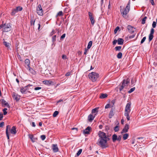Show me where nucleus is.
I'll list each match as a JSON object with an SVG mask.
<instances>
[{"instance_id": "nucleus-1", "label": "nucleus", "mask_w": 157, "mask_h": 157, "mask_svg": "<svg viewBox=\"0 0 157 157\" xmlns=\"http://www.w3.org/2000/svg\"><path fill=\"white\" fill-rule=\"evenodd\" d=\"M100 137L98 140V145L102 148H105L108 147L107 141L109 140V138L106 136L105 133L100 131L98 133Z\"/></svg>"}, {"instance_id": "nucleus-2", "label": "nucleus", "mask_w": 157, "mask_h": 157, "mask_svg": "<svg viewBox=\"0 0 157 157\" xmlns=\"http://www.w3.org/2000/svg\"><path fill=\"white\" fill-rule=\"evenodd\" d=\"M131 103H128L125 107L124 116L126 117L128 121L130 120V118L129 116V114L131 111L130 108Z\"/></svg>"}, {"instance_id": "nucleus-3", "label": "nucleus", "mask_w": 157, "mask_h": 157, "mask_svg": "<svg viewBox=\"0 0 157 157\" xmlns=\"http://www.w3.org/2000/svg\"><path fill=\"white\" fill-rule=\"evenodd\" d=\"M99 77V74L95 72H92L88 75L89 78L93 82H95Z\"/></svg>"}, {"instance_id": "nucleus-4", "label": "nucleus", "mask_w": 157, "mask_h": 157, "mask_svg": "<svg viewBox=\"0 0 157 157\" xmlns=\"http://www.w3.org/2000/svg\"><path fill=\"white\" fill-rule=\"evenodd\" d=\"M130 1H129L128 3L126 8L124 10H123L122 11L121 10V13L122 16L125 17L126 16L127 14L128 13L130 10Z\"/></svg>"}, {"instance_id": "nucleus-5", "label": "nucleus", "mask_w": 157, "mask_h": 157, "mask_svg": "<svg viewBox=\"0 0 157 157\" xmlns=\"http://www.w3.org/2000/svg\"><path fill=\"white\" fill-rule=\"evenodd\" d=\"M11 29V27L10 23L3 24V29L2 30L3 32H7L10 31Z\"/></svg>"}, {"instance_id": "nucleus-6", "label": "nucleus", "mask_w": 157, "mask_h": 157, "mask_svg": "<svg viewBox=\"0 0 157 157\" xmlns=\"http://www.w3.org/2000/svg\"><path fill=\"white\" fill-rule=\"evenodd\" d=\"M36 12L40 16L43 15V11L40 4L39 5L36 7Z\"/></svg>"}, {"instance_id": "nucleus-7", "label": "nucleus", "mask_w": 157, "mask_h": 157, "mask_svg": "<svg viewBox=\"0 0 157 157\" xmlns=\"http://www.w3.org/2000/svg\"><path fill=\"white\" fill-rule=\"evenodd\" d=\"M88 14L89 17V18L91 21V24L93 25L94 24V20L93 16L92 14L91 13V12H89Z\"/></svg>"}, {"instance_id": "nucleus-8", "label": "nucleus", "mask_w": 157, "mask_h": 157, "mask_svg": "<svg viewBox=\"0 0 157 157\" xmlns=\"http://www.w3.org/2000/svg\"><path fill=\"white\" fill-rule=\"evenodd\" d=\"M129 129V125L128 124H127L125 126L124 128L121 131V133H126L128 131Z\"/></svg>"}, {"instance_id": "nucleus-9", "label": "nucleus", "mask_w": 157, "mask_h": 157, "mask_svg": "<svg viewBox=\"0 0 157 157\" xmlns=\"http://www.w3.org/2000/svg\"><path fill=\"white\" fill-rule=\"evenodd\" d=\"M91 127L88 126L83 131V133L85 134H90V131L91 130Z\"/></svg>"}, {"instance_id": "nucleus-10", "label": "nucleus", "mask_w": 157, "mask_h": 157, "mask_svg": "<svg viewBox=\"0 0 157 157\" xmlns=\"http://www.w3.org/2000/svg\"><path fill=\"white\" fill-rule=\"evenodd\" d=\"M127 29L129 32L131 33H133L135 30V28L130 25L128 26Z\"/></svg>"}, {"instance_id": "nucleus-11", "label": "nucleus", "mask_w": 157, "mask_h": 157, "mask_svg": "<svg viewBox=\"0 0 157 157\" xmlns=\"http://www.w3.org/2000/svg\"><path fill=\"white\" fill-rule=\"evenodd\" d=\"M98 107L92 110L91 113L94 114V115H95V116L97 114L98 111Z\"/></svg>"}, {"instance_id": "nucleus-12", "label": "nucleus", "mask_w": 157, "mask_h": 157, "mask_svg": "<svg viewBox=\"0 0 157 157\" xmlns=\"http://www.w3.org/2000/svg\"><path fill=\"white\" fill-rule=\"evenodd\" d=\"M52 150L55 152H57L58 151L59 149L57 144H53L52 145Z\"/></svg>"}, {"instance_id": "nucleus-13", "label": "nucleus", "mask_w": 157, "mask_h": 157, "mask_svg": "<svg viewBox=\"0 0 157 157\" xmlns=\"http://www.w3.org/2000/svg\"><path fill=\"white\" fill-rule=\"evenodd\" d=\"M10 132L13 134L15 135L16 133V128L15 126H13L11 129H10Z\"/></svg>"}, {"instance_id": "nucleus-14", "label": "nucleus", "mask_w": 157, "mask_h": 157, "mask_svg": "<svg viewBox=\"0 0 157 157\" xmlns=\"http://www.w3.org/2000/svg\"><path fill=\"white\" fill-rule=\"evenodd\" d=\"M10 126L9 125H8L6 126V136L7 137L8 139H9V133L8 132V130H10Z\"/></svg>"}, {"instance_id": "nucleus-15", "label": "nucleus", "mask_w": 157, "mask_h": 157, "mask_svg": "<svg viewBox=\"0 0 157 157\" xmlns=\"http://www.w3.org/2000/svg\"><path fill=\"white\" fill-rule=\"evenodd\" d=\"M13 98L16 101H18L20 99V96L16 94L15 93L13 94Z\"/></svg>"}, {"instance_id": "nucleus-16", "label": "nucleus", "mask_w": 157, "mask_h": 157, "mask_svg": "<svg viewBox=\"0 0 157 157\" xmlns=\"http://www.w3.org/2000/svg\"><path fill=\"white\" fill-rule=\"evenodd\" d=\"M95 117V115H94L93 114H90L89 115L88 117V121L90 122H91L94 119Z\"/></svg>"}, {"instance_id": "nucleus-17", "label": "nucleus", "mask_w": 157, "mask_h": 157, "mask_svg": "<svg viewBox=\"0 0 157 157\" xmlns=\"http://www.w3.org/2000/svg\"><path fill=\"white\" fill-rule=\"evenodd\" d=\"M43 82L44 84L45 85H51L53 82L50 80H44L43 81Z\"/></svg>"}, {"instance_id": "nucleus-18", "label": "nucleus", "mask_w": 157, "mask_h": 157, "mask_svg": "<svg viewBox=\"0 0 157 157\" xmlns=\"http://www.w3.org/2000/svg\"><path fill=\"white\" fill-rule=\"evenodd\" d=\"M124 40L122 38H119L117 40V43L118 44L122 45L123 44Z\"/></svg>"}, {"instance_id": "nucleus-19", "label": "nucleus", "mask_w": 157, "mask_h": 157, "mask_svg": "<svg viewBox=\"0 0 157 157\" xmlns=\"http://www.w3.org/2000/svg\"><path fill=\"white\" fill-rule=\"evenodd\" d=\"M114 115V113L113 109H112L110 111L109 114V118H111Z\"/></svg>"}, {"instance_id": "nucleus-20", "label": "nucleus", "mask_w": 157, "mask_h": 157, "mask_svg": "<svg viewBox=\"0 0 157 157\" xmlns=\"http://www.w3.org/2000/svg\"><path fill=\"white\" fill-rule=\"evenodd\" d=\"M108 96V95L106 94H101L100 98L101 99L105 98Z\"/></svg>"}, {"instance_id": "nucleus-21", "label": "nucleus", "mask_w": 157, "mask_h": 157, "mask_svg": "<svg viewBox=\"0 0 157 157\" xmlns=\"http://www.w3.org/2000/svg\"><path fill=\"white\" fill-rule=\"evenodd\" d=\"M1 102L3 105H4L7 106L8 107H9V105L8 104V103L7 102L4 100L2 99Z\"/></svg>"}, {"instance_id": "nucleus-22", "label": "nucleus", "mask_w": 157, "mask_h": 157, "mask_svg": "<svg viewBox=\"0 0 157 157\" xmlns=\"http://www.w3.org/2000/svg\"><path fill=\"white\" fill-rule=\"evenodd\" d=\"M120 128L119 124L118 123L117 124L116 126L114 128V130L115 132H117L119 131Z\"/></svg>"}, {"instance_id": "nucleus-23", "label": "nucleus", "mask_w": 157, "mask_h": 157, "mask_svg": "<svg viewBox=\"0 0 157 157\" xmlns=\"http://www.w3.org/2000/svg\"><path fill=\"white\" fill-rule=\"evenodd\" d=\"M25 64L29 67V64H30V62L29 60L28 59H26L25 60Z\"/></svg>"}, {"instance_id": "nucleus-24", "label": "nucleus", "mask_w": 157, "mask_h": 157, "mask_svg": "<svg viewBox=\"0 0 157 157\" xmlns=\"http://www.w3.org/2000/svg\"><path fill=\"white\" fill-rule=\"evenodd\" d=\"M126 86V85L125 84V81H123L122 83V85L121 86V87L119 88L120 90L121 91L123 89L124 87Z\"/></svg>"}, {"instance_id": "nucleus-25", "label": "nucleus", "mask_w": 157, "mask_h": 157, "mask_svg": "<svg viewBox=\"0 0 157 157\" xmlns=\"http://www.w3.org/2000/svg\"><path fill=\"white\" fill-rule=\"evenodd\" d=\"M112 140L113 141V142H115V141L117 140V136L116 134H114L112 136Z\"/></svg>"}, {"instance_id": "nucleus-26", "label": "nucleus", "mask_w": 157, "mask_h": 157, "mask_svg": "<svg viewBox=\"0 0 157 157\" xmlns=\"http://www.w3.org/2000/svg\"><path fill=\"white\" fill-rule=\"evenodd\" d=\"M129 135L127 133L124 134L123 135V139L124 140H126L128 137Z\"/></svg>"}, {"instance_id": "nucleus-27", "label": "nucleus", "mask_w": 157, "mask_h": 157, "mask_svg": "<svg viewBox=\"0 0 157 157\" xmlns=\"http://www.w3.org/2000/svg\"><path fill=\"white\" fill-rule=\"evenodd\" d=\"M29 137L30 138V139H31V141L33 142H34L35 141L34 140L35 139H34L33 138V135H31L30 134H29Z\"/></svg>"}, {"instance_id": "nucleus-28", "label": "nucleus", "mask_w": 157, "mask_h": 157, "mask_svg": "<svg viewBox=\"0 0 157 157\" xmlns=\"http://www.w3.org/2000/svg\"><path fill=\"white\" fill-rule=\"evenodd\" d=\"M3 44L7 47H8L9 46V43L5 41V39H3Z\"/></svg>"}, {"instance_id": "nucleus-29", "label": "nucleus", "mask_w": 157, "mask_h": 157, "mask_svg": "<svg viewBox=\"0 0 157 157\" xmlns=\"http://www.w3.org/2000/svg\"><path fill=\"white\" fill-rule=\"evenodd\" d=\"M92 42L91 41H90V42H89L87 47V49H88L90 48L92 46Z\"/></svg>"}, {"instance_id": "nucleus-30", "label": "nucleus", "mask_w": 157, "mask_h": 157, "mask_svg": "<svg viewBox=\"0 0 157 157\" xmlns=\"http://www.w3.org/2000/svg\"><path fill=\"white\" fill-rule=\"evenodd\" d=\"M29 70L30 72L32 74H33L35 75L36 74V72L35 71H34L32 68H29Z\"/></svg>"}, {"instance_id": "nucleus-31", "label": "nucleus", "mask_w": 157, "mask_h": 157, "mask_svg": "<svg viewBox=\"0 0 157 157\" xmlns=\"http://www.w3.org/2000/svg\"><path fill=\"white\" fill-rule=\"evenodd\" d=\"M122 54L121 52L118 53L117 55V57L118 59H121L122 57Z\"/></svg>"}, {"instance_id": "nucleus-32", "label": "nucleus", "mask_w": 157, "mask_h": 157, "mask_svg": "<svg viewBox=\"0 0 157 157\" xmlns=\"http://www.w3.org/2000/svg\"><path fill=\"white\" fill-rule=\"evenodd\" d=\"M63 15V13L62 11H60L56 15V17H57L58 16H62Z\"/></svg>"}, {"instance_id": "nucleus-33", "label": "nucleus", "mask_w": 157, "mask_h": 157, "mask_svg": "<svg viewBox=\"0 0 157 157\" xmlns=\"http://www.w3.org/2000/svg\"><path fill=\"white\" fill-rule=\"evenodd\" d=\"M147 17H144L142 20V21H141V23L143 24H144L145 23V21L147 19Z\"/></svg>"}, {"instance_id": "nucleus-34", "label": "nucleus", "mask_w": 157, "mask_h": 157, "mask_svg": "<svg viewBox=\"0 0 157 157\" xmlns=\"http://www.w3.org/2000/svg\"><path fill=\"white\" fill-rule=\"evenodd\" d=\"M153 34H150L149 36V41H151L153 38Z\"/></svg>"}, {"instance_id": "nucleus-35", "label": "nucleus", "mask_w": 157, "mask_h": 157, "mask_svg": "<svg viewBox=\"0 0 157 157\" xmlns=\"http://www.w3.org/2000/svg\"><path fill=\"white\" fill-rule=\"evenodd\" d=\"M18 11L16 9H14L12 10V12L11 13V14L12 15H14L15 13L17 12Z\"/></svg>"}, {"instance_id": "nucleus-36", "label": "nucleus", "mask_w": 157, "mask_h": 157, "mask_svg": "<svg viewBox=\"0 0 157 157\" xmlns=\"http://www.w3.org/2000/svg\"><path fill=\"white\" fill-rule=\"evenodd\" d=\"M59 113V112L58 111H55L53 114V116L54 117H56Z\"/></svg>"}, {"instance_id": "nucleus-37", "label": "nucleus", "mask_w": 157, "mask_h": 157, "mask_svg": "<svg viewBox=\"0 0 157 157\" xmlns=\"http://www.w3.org/2000/svg\"><path fill=\"white\" fill-rule=\"evenodd\" d=\"M135 87L132 88L131 89H130V90H129L128 91V93H131L132 92H133L135 90Z\"/></svg>"}, {"instance_id": "nucleus-38", "label": "nucleus", "mask_w": 157, "mask_h": 157, "mask_svg": "<svg viewBox=\"0 0 157 157\" xmlns=\"http://www.w3.org/2000/svg\"><path fill=\"white\" fill-rule=\"evenodd\" d=\"M123 81H125V85H126V86H127L130 80L129 79H127L126 80H123Z\"/></svg>"}, {"instance_id": "nucleus-39", "label": "nucleus", "mask_w": 157, "mask_h": 157, "mask_svg": "<svg viewBox=\"0 0 157 157\" xmlns=\"http://www.w3.org/2000/svg\"><path fill=\"white\" fill-rule=\"evenodd\" d=\"M16 9L18 11H21L22 10V8L20 6H18L17 7Z\"/></svg>"}, {"instance_id": "nucleus-40", "label": "nucleus", "mask_w": 157, "mask_h": 157, "mask_svg": "<svg viewBox=\"0 0 157 157\" xmlns=\"http://www.w3.org/2000/svg\"><path fill=\"white\" fill-rule=\"evenodd\" d=\"M121 48V46H117L115 47V49L116 51H119Z\"/></svg>"}, {"instance_id": "nucleus-41", "label": "nucleus", "mask_w": 157, "mask_h": 157, "mask_svg": "<svg viewBox=\"0 0 157 157\" xmlns=\"http://www.w3.org/2000/svg\"><path fill=\"white\" fill-rule=\"evenodd\" d=\"M20 91L21 92V93H22V94H24L25 93V92L26 91L25 89L24 88L21 89Z\"/></svg>"}, {"instance_id": "nucleus-42", "label": "nucleus", "mask_w": 157, "mask_h": 157, "mask_svg": "<svg viewBox=\"0 0 157 157\" xmlns=\"http://www.w3.org/2000/svg\"><path fill=\"white\" fill-rule=\"evenodd\" d=\"M7 109L6 108H5L3 109L4 115H5L7 114V112L6 111L7 110Z\"/></svg>"}, {"instance_id": "nucleus-43", "label": "nucleus", "mask_w": 157, "mask_h": 157, "mask_svg": "<svg viewBox=\"0 0 157 157\" xmlns=\"http://www.w3.org/2000/svg\"><path fill=\"white\" fill-rule=\"evenodd\" d=\"M82 149H80L78 151V152L77 153V155L78 156L82 152Z\"/></svg>"}, {"instance_id": "nucleus-44", "label": "nucleus", "mask_w": 157, "mask_h": 157, "mask_svg": "<svg viewBox=\"0 0 157 157\" xmlns=\"http://www.w3.org/2000/svg\"><path fill=\"white\" fill-rule=\"evenodd\" d=\"M31 25H34V23H35V21H33V19H31Z\"/></svg>"}, {"instance_id": "nucleus-45", "label": "nucleus", "mask_w": 157, "mask_h": 157, "mask_svg": "<svg viewBox=\"0 0 157 157\" xmlns=\"http://www.w3.org/2000/svg\"><path fill=\"white\" fill-rule=\"evenodd\" d=\"M119 29V27L118 26L117 27L115 28V29H114V33H117L118 30Z\"/></svg>"}, {"instance_id": "nucleus-46", "label": "nucleus", "mask_w": 157, "mask_h": 157, "mask_svg": "<svg viewBox=\"0 0 157 157\" xmlns=\"http://www.w3.org/2000/svg\"><path fill=\"white\" fill-rule=\"evenodd\" d=\"M41 139L43 140H45L46 138V136L44 135H42L40 136Z\"/></svg>"}, {"instance_id": "nucleus-47", "label": "nucleus", "mask_w": 157, "mask_h": 157, "mask_svg": "<svg viewBox=\"0 0 157 157\" xmlns=\"http://www.w3.org/2000/svg\"><path fill=\"white\" fill-rule=\"evenodd\" d=\"M146 39V37H143V38L142 39V40H141V44L143 43L144 42V41H145Z\"/></svg>"}, {"instance_id": "nucleus-48", "label": "nucleus", "mask_w": 157, "mask_h": 157, "mask_svg": "<svg viewBox=\"0 0 157 157\" xmlns=\"http://www.w3.org/2000/svg\"><path fill=\"white\" fill-rule=\"evenodd\" d=\"M156 25V23L155 21H153L152 23V26L153 28H155Z\"/></svg>"}, {"instance_id": "nucleus-49", "label": "nucleus", "mask_w": 157, "mask_h": 157, "mask_svg": "<svg viewBox=\"0 0 157 157\" xmlns=\"http://www.w3.org/2000/svg\"><path fill=\"white\" fill-rule=\"evenodd\" d=\"M154 30L153 28H152L151 29V32H150V34H153L154 33Z\"/></svg>"}, {"instance_id": "nucleus-50", "label": "nucleus", "mask_w": 157, "mask_h": 157, "mask_svg": "<svg viewBox=\"0 0 157 157\" xmlns=\"http://www.w3.org/2000/svg\"><path fill=\"white\" fill-rule=\"evenodd\" d=\"M3 118V114L2 113L0 112V120H1Z\"/></svg>"}, {"instance_id": "nucleus-51", "label": "nucleus", "mask_w": 157, "mask_h": 157, "mask_svg": "<svg viewBox=\"0 0 157 157\" xmlns=\"http://www.w3.org/2000/svg\"><path fill=\"white\" fill-rule=\"evenodd\" d=\"M121 139V136H117V140L118 141H120Z\"/></svg>"}, {"instance_id": "nucleus-52", "label": "nucleus", "mask_w": 157, "mask_h": 157, "mask_svg": "<svg viewBox=\"0 0 157 157\" xmlns=\"http://www.w3.org/2000/svg\"><path fill=\"white\" fill-rule=\"evenodd\" d=\"M62 59H67V56L64 55H63L62 56Z\"/></svg>"}, {"instance_id": "nucleus-53", "label": "nucleus", "mask_w": 157, "mask_h": 157, "mask_svg": "<svg viewBox=\"0 0 157 157\" xmlns=\"http://www.w3.org/2000/svg\"><path fill=\"white\" fill-rule=\"evenodd\" d=\"M65 35H66L65 34H63L61 36L60 38L61 39H63L64 38H65Z\"/></svg>"}, {"instance_id": "nucleus-54", "label": "nucleus", "mask_w": 157, "mask_h": 157, "mask_svg": "<svg viewBox=\"0 0 157 157\" xmlns=\"http://www.w3.org/2000/svg\"><path fill=\"white\" fill-rule=\"evenodd\" d=\"M41 88L40 87H37L34 88L35 90H38L41 89Z\"/></svg>"}, {"instance_id": "nucleus-55", "label": "nucleus", "mask_w": 157, "mask_h": 157, "mask_svg": "<svg viewBox=\"0 0 157 157\" xmlns=\"http://www.w3.org/2000/svg\"><path fill=\"white\" fill-rule=\"evenodd\" d=\"M117 40H115L113 42V45L117 43Z\"/></svg>"}, {"instance_id": "nucleus-56", "label": "nucleus", "mask_w": 157, "mask_h": 157, "mask_svg": "<svg viewBox=\"0 0 157 157\" xmlns=\"http://www.w3.org/2000/svg\"><path fill=\"white\" fill-rule=\"evenodd\" d=\"M4 125V122H2L0 124V127H3Z\"/></svg>"}, {"instance_id": "nucleus-57", "label": "nucleus", "mask_w": 157, "mask_h": 157, "mask_svg": "<svg viewBox=\"0 0 157 157\" xmlns=\"http://www.w3.org/2000/svg\"><path fill=\"white\" fill-rule=\"evenodd\" d=\"M110 107V105L109 104H108L106 105L105 106V108L107 109Z\"/></svg>"}, {"instance_id": "nucleus-58", "label": "nucleus", "mask_w": 157, "mask_h": 157, "mask_svg": "<svg viewBox=\"0 0 157 157\" xmlns=\"http://www.w3.org/2000/svg\"><path fill=\"white\" fill-rule=\"evenodd\" d=\"M70 72H68L66 73L65 74V75L67 76H69L70 75Z\"/></svg>"}, {"instance_id": "nucleus-59", "label": "nucleus", "mask_w": 157, "mask_h": 157, "mask_svg": "<svg viewBox=\"0 0 157 157\" xmlns=\"http://www.w3.org/2000/svg\"><path fill=\"white\" fill-rule=\"evenodd\" d=\"M88 50V49H86V48L85 49V52L84 53V54H85V55L86 54V53L87 52Z\"/></svg>"}, {"instance_id": "nucleus-60", "label": "nucleus", "mask_w": 157, "mask_h": 157, "mask_svg": "<svg viewBox=\"0 0 157 157\" xmlns=\"http://www.w3.org/2000/svg\"><path fill=\"white\" fill-rule=\"evenodd\" d=\"M71 129L72 130H75L76 131H77L78 130V128H72Z\"/></svg>"}, {"instance_id": "nucleus-61", "label": "nucleus", "mask_w": 157, "mask_h": 157, "mask_svg": "<svg viewBox=\"0 0 157 157\" xmlns=\"http://www.w3.org/2000/svg\"><path fill=\"white\" fill-rule=\"evenodd\" d=\"M32 126L33 127H35L36 126V125L35 124V123L34 122H33L32 123Z\"/></svg>"}, {"instance_id": "nucleus-62", "label": "nucleus", "mask_w": 157, "mask_h": 157, "mask_svg": "<svg viewBox=\"0 0 157 157\" xmlns=\"http://www.w3.org/2000/svg\"><path fill=\"white\" fill-rule=\"evenodd\" d=\"M124 122V119H122L121 120V124H123Z\"/></svg>"}, {"instance_id": "nucleus-63", "label": "nucleus", "mask_w": 157, "mask_h": 157, "mask_svg": "<svg viewBox=\"0 0 157 157\" xmlns=\"http://www.w3.org/2000/svg\"><path fill=\"white\" fill-rule=\"evenodd\" d=\"M63 100L62 99H60L59 100V101H57V103H59V102H61V101H63Z\"/></svg>"}, {"instance_id": "nucleus-64", "label": "nucleus", "mask_w": 157, "mask_h": 157, "mask_svg": "<svg viewBox=\"0 0 157 157\" xmlns=\"http://www.w3.org/2000/svg\"><path fill=\"white\" fill-rule=\"evenodd\" d=\"M115 102V101L114 100H113L111 101V103L113 104V105H114Z\"/></svg>"}]
</instances>
